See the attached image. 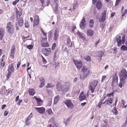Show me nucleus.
<instances>
[{
  "label": "nucleus",
  "instance_id": "obj_5",
  "mask_svg": "<svg viewBox=\"0 0 127 127\" xmlns=\"http://www.w3.org/2000/svg\"><path fill=\"white\" fill-rule=\"evenodd\" d=\"M49 124L48 125L47 127H58V125L55 123L54 119L52 118L49 121Z\"/></svg>",
  "mask_w": 127,
  "mask_h": 127
},
{
  "label": "nucleus",
  "instance_id": "obj_50",
  "mask_svg": "<svg viewBox=\"0 0 127 127\" xmlns=\"http://www.w3.org/2000/svg\"><path fill=\"white\" fill-rule=\"evenodd\" d=\"M102 104V102H99L97 105V107L99 108H100L101 107V105Z\"/></svg>",
  "mask_w": 127,
  "mask_h": 127
},
{
  "label": "nucleus",
  "instance_id": "obj_41",
  "mask_svg": "<svg viewBox=\"0 0 127 127\" xmlns=\"http://www.w3.org/2000/svg\"><path fill=\"white\" fill-rule=\"evenodd\" d=\"M114 94V92H111L110 94H107V96L108 97H110L111 96H113Z\"/></svg>",
  "mask_w": 127,
  "mask_h": 127
},
{
  "label": "nucleus",
  "instance_id": "obj_2",
  "mask_svg": "<svg viewBox=\"0 0 127 127\" xmlns=\"http://www.w3.org/2000/svg\"><path fill=\"white\" fill-rule=\"evenodd\" d=\"M98 80H95L89 83V88L92 93L94 92L96 87L98 84Z\"/></svg>",
  "mask_w": 127,
  "mask_h": 127
},
{
  "label": "nucleus",
  "instance_id": "obj_64",
  "mask_svg": "<svg viewBox=\"0 0 127 127\" xmlns=\"http://www.w3.org/2000/svg\"><path fill=\"white\" fill-rule=\"evenodd\" d=\"M6 105L5 104L3 105L1 107V109L2 110H3L6 107Z\"/></svg>",
  "mask_w": 127,
  "mask_h": 127
},
{
  "label": "nucleus",
  "instance_id": "obj_52",
  "mask_svg": "<svg viewBox=\"0 0 127 127\" xmlns=\"http://www.w3.org/2000/svg\"><path fill=\"white\" fill-rule=\"evenodd\" d=\"M127 9H126L125 10L124 12H122V13L121 15L123 17V16H124L127 13Z\"/></svg>",
  "mask_w": 127,
  "mask_h": 127
},
{
  "label": "nucleus",
  "instance_id": "obj_43",
  "mask_svg": "<svg viewBox=\"0 0 127 127\" xmlns=\"http://www.w3.org/2000/svg\"><path fill=\"white\" fill-rule=\"evenodd\" d=\"M41 57L42 59V61L43 63L44 64H45L47 63V61L46 60L42 55H41Z\"/></svg>",
  "mask_w": 127,
  "mask_h": 127
},
{
  "label": "nucleus",
  "instance_id": "obj_11",
  "mask_svg": "<svg viewBox=\"0 0 127 127\" xmlns=\"http://www.w3.org/2000/svg\"><path fill=\"white\" fill-rule=\"evenodd\" d=\"M35 109L40 114H43L44 113L45 110V108L43 107L39 108L35 107Z\"/></svg>",
  "mask_w": 127,
  "mask_h": 127
},
{
  "label": "nucleus",
  "instance_id": "obj_49",
  "mask_svg": "<svg viewBox=\"0 0 127 127\" xmlns=\"http://www.w3.org/2000/svg\"><path fill=\"white\" fill-rule=\"evenodd\" d=\"M33 47V46L32 45H28L27 46V48L29 49H32Z\"/></svg>",
  "mask_w": 127,
  "mask_h": 127
},
{
  "label": "nucleus",
  "instance_id": "obj_3",
  "mask_svg": "<svg viewBox=\"0 0 127 127\" xmlns=\"http://www.w3.org/2000/svg\"><path fill=\"white\" fill-rule=\"evenodd\" d=\"M6 28L7 29L8 32L11 35H12L14 32V26L11 22H9L7 24Z\"/></svg>",
  "mask_w": 127,
  "mask_h": 127
},
{
  "label": "nucleus",
  "instance_id": "obj_10",
  "mask_svg": "<svg viewBox=\"0 0 127 127\" xmlns=\"http://www.w3.org/2000/svg\"><path fill=\"white\" fill-rule=\"evenodd\" d=\"M64 103L68 108H72L74 107L73 104L70 100H66L64 102Z\"/></svg>",
  "mask_w": 127,
  "mask_h": 127
},
{
  "label": "nucleus",
  "instance_id": "obj_14",
  "mask_svg": "<svg viewBox=\"0 0 127 127\" xmlns=\"http://www.w3.org/2000/svg\"><path fill=\"white\" fill-rule=\"evenodd\" d=\"M14 68L13 66V64H9L8 67L7 71L8 72H14Z\"/></svg>",
  "mask_w": 127,
  "mask_h": 127
},
{
  "label": "nucleus",
  "instance_id": "obj_4",
  "mask_svg": "<svg viewBox=\"0 0 127 127\" xmlns=\"http://www.w3.org/2000/svg\"><path fill=\"white\" fill-rule=\"evenodd\" d=\"M121 73L120 80L121 82H122L127 78V72L125 69H123L121 71Z\"/></svg>",
  "mask_w": 127,
  "mask_h": 127
},
{
  "label": "nucleus",
  "instance_id": "obj_45",
  "mask_svg": "<svg viewBox=\"0 0 127 127\" xmlns=\"http://www.w3.org/2000/svg\"><path fill=\"white\" fill-rule=\"evenodd\" d=\"M106 78V75H103L102 76L101 80V82L102 83L104 82V80Z\"/></svg>",
  "mask_w": 127,
  "mask_h": 127
},
{
  "label": "nucleus",
  "instance_id": "obj_19",
  "mask_svg": "<svg viewBox=\"0 0 127 127\" xmlns=\"http://www.w3.org/2000/svg\"><path fill=\"white\" fill-rule=\"evenodd\" d=\"M85 22V18L84 17H83L80 25V27L82 29H84L85 28L84 24Z\"/></svg>",
  "mask_w": 127,
  "mask_h": 127
},
{
  "label": "nucleus",
  "instance_id": "obj_47",
  "mask_svg": "<svg viewBox=\"0 0 127 127\" xmlns=\"http://www.w3.org/2000/svg\"><path fill=\"white\" fill-rule=\"evenodd\" d=\"M54 86L51 83H48L46 86L47 88H51L53 87Z\"/></svg>",
  "mask_w": 127,
  "mask_h": 127
},
{
  "label": "nucleus",
  "instance_id": "obj_20",
  "mask_svg": "<svg viewBox=\"0 0 127 127\" xmlns=\"http://www.w3.org/2000/svg\"><path fill=\"white\" fill-rule=\"evenodd\" d=\"M4 30L2 28H0V39L2 40L3 38Z\"/></svg>",
  "mask_w": 127,
  "mask_h": 127
},
{
  "label": "nucleus",
  "instance_id": "obj_6",
  "mask_svg": "<svg viewBox=\"0 0 127 127\" xmlns=\"http://www.w3.org/2000/svg\"><path fill=\"white\" fill-rule=\"evenodd\" d=\"M73 61L77 69H80L82 67L83 63L81 61L73 60Z\"/></svg>",
  "mask_w": 127,
  "mask_h": 127
},
{
  "label": "nucleus",
  "instance_id": "obj_21",
  "mask_svg": "<svg viewBox=\"0 0 127 127\" xmlns=\"http://www.w3.org/2000/svg\"><path fill=\"white\" fill-rule=\"evenodd\" d=\"M87 35L88 36H92L94 34L93 30L91 29H88L87 31Z\"/></svg>",
  "mask_w": 127,
  "mask_h": 127
},
{
  "label": "nucleus",
  "instance_id": "obj_53",
  "mask_svg": "<svg viewBox=\"0 0 127 127\" xmlns=\"http://www.w3.org/2000/svg\"><path fill=\"white\" fill-rule=\"evenodd\" d=\"M55 11H57L58 9V3H56L55 6Z\"/></svg>",
  "mask_w": 127,
  "mask_h": 127
},
{
  "label": "nucleus",
  "instance_id": "obj_24",
  "mask_svg": "<svg viewBox=\"0 0 127 127\" xmlns=\"http://www.w3.org/2000/svg\"><path fill=\"white\" fill-rule=\"evenodd\" d=\"M118 80V76L117 73H115L113 76L112 81L113 82H117Z\"/></svg>",
  "mask_w": 127,
  "mask_h": 127
},
{
  "label": "nucleus",
  "instance_id": "obj_60",
  "mask_svg": "<svg viewBox=\"0 0 127 127\" xmlns=\"http://www.w3.org/2000/svg\"><path fill=\"white\" fill-rule=\"evenodd\" d=\"M25 26L26 28H28L29 27V25L28 22L25 23Z\"/></svg>",
  "mask_w": 127,
  "mask_h": 127
},
{
  "label": "nucleus",
  "instance_id": "obj_35",
  "mask_svg": "<svg viewBox=\"0 0 127 127\" xmlns=\"http://www.w3.org/2000/svg\"><path fill=\"white\" fill-rule=\"evenodd\" d=\"M121 50L122 51L127 50V46L124 45H122L121 47Z\"/></svg>",
  "mask_w": 127,
  "mask_h": 127
},
{
  "label": "nucleus",
  "instance_id": "obj_32",
  "mask_svg": "<svg viewBox=\"0 0 127 127\" xmlns=\"http://www.w3.org/2000/svg\"><path fill=\"white\" fill-rule=\"evenodd\" d=\"M47 111L48 114L49 115H51L53 114L51 108L48 109L47 110Z\"/></svg>",
  "mask_w": 127,
  "mask_h": 127
},
{
  "label": "nucleus",
  "instance_id": "obj_46",
  "mask_svg": "<svg viewBox=\"0 0 127 127\" xmlns=\"http://www.w3.org/2000/svg\"><path fill=\"white\" fill-rule=\"evenodd\" d=\"M29 120H28V121L27 120V119L25 120V124L27 126H29L30 125L31 122L30 121H29Z\"/></svg>",
  "mask_w": 127,
  "mask_h": 127
},
{
  "label": "nucleus",
  "instance_id": "obj_59",
  "mask_svg": "<svg viewBox=\"0 0 127 127\" xmlns=\"http://www.w3.org/2000/svg\"><path fill=\"white\" fill-rule=\"evenodd\" d=\"M21 62H18V64H17V69H18V68H19V67L20 65V64H21Z\"/></svg>",
  "mask_w": 127,
  "mask_h": 127
},
{
  "label": "nucleus",
  "instance_id": "obj_62",
  "mask_svg": "<svg viewBox=\"0 0 127 127\" xmlns=\"http://www.w3.org/2000/svg\"><path fill=\"white\" fill-rule=\"evenodd\" d=\"M76 28V27L75 26H73L72 28V30L73 32H74V30Z\"/></svg>",
  "mask_w": 127,
  "mask_h": 127
},
{
  "label": "nucleus",
  "instance_id": "obj_17",
  "mask_svg": "<svg viewBox=\"0 0 127 127\" xmlns=\"http://www.w3.org/2000/svg\"><path fill=\"white\" fill-rule=\"evenodd\" d=\"M121 37L120 36H117L116 39L118 43V46H120L122 45V42L121 39Z\"/></svg>",
  "mask_w": 127,
  "mask_h": 127
},
{
  "label": "nucleus",
  "instance_id": "obj_8",
  "mask_svg": "<svg viewBox=\"0 0 127 127\" xmlns=\"http://www.w3.org/2000/svg\"><path fill=\"white\" fill-rule=\"evenodd\" d=\"M47 39H42L41 41V46L43 47H46L49 46L48 43L47 42Z\"/></svg>",
  "mask_w": 127,
  "mask_h": 127
},
{
  "label": "nucleus",
  "instance_id": "obj_42",
  "mask_svg": "<svg viewBox=\"0 0 127 127\" xmlns=\"http://www.w3.org/2000/svg\"><path fill=\"white\" fill-rule=\"evenodd\" d=\"M113 113L116 115L118 114V112L116 108L115 107H114L113 111Z\"/></svg>",
  "mask_w": 127,
  "mask_h": 127
},
{
  "label": "nucleus",
  "instance_id": "obj_34",
  "mask_svg": "<svg viewBox=\"0 0 127 127\" xmlns=\"http://www.w3.org/2000/svg\"><path fill=\"white\" fill-rule=\"evenodd\" d=\"M84 59L87 62H90L91 61V58L89 56H87L84 58Z\"/></svg>",
  "mask_w": 127,
  "mask_h": 127
},
{
  "label": "nucleus",
  "instance_id": "obj_15",
  "mask_svg": "<svg viewBox=\"0 0 127 127\" xmlns=\"http://www.w3.org/2000/svg\"><path fill=\"white\" fill-rule=\"evenodd\" d=\"M96 6L98 9H100L101 8L102 6V4L100 0H98Z\"/></svg>",
  "mask_w": 127,
  "mask_h": 127
},
{
  "label": "nucleus",
  "instance_id": "obj_37",
  "mask_svg": "<svg viewBox=\"0 0 127 127\" xmlns=\"http://www.w3.org/2000/svg\"><path fill=\"white\" fill-rule=\"evenodd\" d=\"M11 74V72H8L6 76V80H8L9 78L10 77Z\"/></svg>",
  "mask_w": 127,
  "mask_h": 127
},
{
  "label": "nucleus",
  "instance_id": "obj_33",
  "mask_svg": "<svg viewBox=\"0 0 127 127\" xmlns=\"http://www.w3.org/2000/svg\"><path fill=\"white\" fill-rule=\"evenodd\" d=\"M58 34L57 32H55L54 34V39L55 40H56L58 39Z\"/></svg>",
  "mask_w": 127,
  "mask_h": 127
},
{
  "label": "nucleus",
  "instance_id": "obj_31",
  "mask_svg": "<svg viewBox=\"0 0 127 127\" xmlns=\"http://www.w3.org/2000/svg\"><path fill=\"white\" fill-rule=\"evenodd\" d=\"M60 98V96L59 95H57L54 99V102L55 104L58 101Z\"/></svg>",
  "mask_w": 127,
  "mask_h": 127
},
{
  "label": "nucleus",
  "instance_id": "obj_55",
  "mask_svg": "<svg viewBox=\"0 0 127 127\" xmlns=\"http://www.w3.org/2000/svg\"><path fill=\"white\" fill-rule=\"evenodd\" d=\"M69 121V119H67L66 120L65 119L64 120V122L65 124V125H66L67 124L68 122Z\"/></svg>",
  "mask_w": 127,
  "mask_h": 127
},
{
  "label": "nucleus",
  "instance_id": "obj_63",
  "mask_svg": "<svg viewBox=\"0 0 127 127\" xmlns=\"http://www.w3.org/2000/svg\"><path fill=\"white\" fill-rule=\"evenodd\" d=\"M115 14V12H112L111 14V17H113Z\"/></svg>",
  "mask_w": 127,
  "mask_h": 127
},
{
  "label": "nucleus",
  "instance_id": "obj_54",
  "mask_svg": "<svg viewBox=\"0 0 127 127\" xmlns=\"http://www.w3.org/2000/svg\"><path fill=\"white\" fill-rule=\"evenodd\" d=\"M8 113V111L7 110L5 111L4 113V115L5 116H6Z\"/></svg>",
  "mask_w": 127,
  "mask_h": 127
},
{
  "label": "nucleus",
  "instance_id": "obj_28",
  "mask_svg": "<svg viewBox=\"0 0 127 127\" xmlns=\"http://www.w3.org/2000/svg\"><path fill=\"white\" fill-rule=\"evenodd\" d=\"M70 44H71L70 46H68L69 47H71L72 45V42L71 43V39L70 38L68 37L67 39V44L68 45Z\"/></svg>",
  "mask_w": 127,
  "mask_h": 127
},
{
  "label": "nucleus",
  "instance_id": "obj_25",
  "mask_svg": "<svg viewBox=\"0 0 127 127\" xmlns=\"http://www.w3.org/2000/svg\"><path fill=\"white\" fill-rule=\"evenodd\" d=\"M39 80L41 82L40 87L41 88L43 87L44 85L45 80L44 79L43 77H41L40 78Z\"/></svg>",
  "mask_w": 127,
  "mask_h": 127
},
{
  "label": "nucleus",
  "instance_id": "obj_29",
  "mask_svg": "<svg viewBox=\"0 0 127 127\" xmlns=\"http://www.w3.org/2000/svg\"><path fill=\"white\" fill-rule=\"evenodd\" d=\"M77 34L79 36V37L80 38L82 39L83 40L85 39V37L83 35L82 33L80 32H77Z\"/></svg>",
  "mask_w": 127,
  "mask_h": 127
},
{
  "label": "nucleus",
  "instance_id": "obj_22",
  "mask_svg": "<svg viewBox=\"0 0 127 127\" xmlns=\"http://www.w3.org/2000/svg\"><path fill=\"white\" fill-rule=\"evenodd\" d=\"M106 104L107 105L111 104L113 102V99L112 98H110L106 100Z\"/></svg>",
  "mask_w": 127,
  "mask_h": 127
},
{
  "label": "nucleus",
  "instance_id": "obj_12",
  "mask_svg": "<svg viewBox=\"0 0 127 127\" xmlns=\"http://www.w3.org/2000/svg\"><path fill=\"white\" fill-rule=\"evenodd\" d=\"M15 47L14 45H12L11 49V52L10 55V57L12 59H13L15 53Z\"/></svg>",
  "mask_w": 127,
  "mask_h": 127
},
{
  "label": "nucleus",
  "instance_id": "obj_7",
  "mask_svg": "<svg viewBox=\"0 0 127 127\" xmlns=\"http://www.w3.org/2000/svg\"><path fill=\"white\" fill-rule=\"evenodd\" d=\"M41 52L45 56H47L51 54V49L50 48H43L41 50Z\"/></svg>",
  "mask_w": 127,
  "mask_h": 127
},
{
  "label": "nucleus",
  "instance_id": "obj_13",
  "mask_svg": "<svg viewBox=\"0 0 127 127\" xmlns=\"http://www.w3.org/2000/svg\"><path fill=\"white\" fill-rule=\"evenodd\" d=\"M33 98H35L36 101V102L38 105L41 106L42 105L43 102V101L40 98H38L36 96H34Z\"/></svg>",
  "mask_w": 127,
  "mask_h": 127
},
{
  "label": "nucleus",
  "instance_id": "obj_56",
  "mask_svg": "<svg viewBox=\"0 0 127 127\" xmlns=\"http://www.w3.org/2000/svg\"><path fill=\"white\" fill-rule=\"evenodd\" d=\"M45 0H39L40 1L41 4H42V6H43L44 5V3Z\"/></svg>",
  "mask_w": 127,
  "mask_h": 127
},
{
  "label": "nucleus",
  "instance_id": "obj_58",
  "mask_svg": "<svg viewBox=\"0 0 127 127\" xmlns=\"http://www.w3.org/2000/svg\"><path fill=\"white\" fill-rule=\"evenodd\" d=\"M22 101V100H21L19 101V102H18L17 104V105L18 106H20V105Z\"/></svg>",
  "mask_w": 127,
  "mask_h": 127
},
{
  "label": "nucleus",
  "instance_id": "obj_27",
  "mask_svg": "<svg viewBox=\"0 0 127 127\" xmlns=\"http://www.w3.org/2000/svg\"><path fill=\"white\" fill-rule=\"evenodd\" d=\"M39 21H33V27H36L39 26Z\"/></svg>",
  "mask_w": 127,
  "mask_h": 127
},
{
  "label": "nucleus",
  "instance_id": "obj_23",
  "mask_svg": "<svg viewBox=\"0 0 127 127\" xmlns=\"http://www.w3.org/2000/svg\"><path fill=\"white\" fill-rule=\"evenodd\" d=\"M29 92L30 95H34L35 94V92L34 89L33 88H31L29 90Z\"/></svg>",
  "mask_w": 127,
  "mask_h": 127
},
{
  "label": "nucleus",
  "instance_id": "obj_48",
  "mask_svg": "<svg viewBox=\"0 0 127 127\" xmlns=\"http://www.w3.org/2000/svg\"><path fill=\"white\" fill-rule=\"evenodd\" d=\"M125 36L124 35H123L122 37V43L124 44L125 42Z\"/></svg>",
  "mask_w": 127,
  "mask_h": 127
},
{
  "label": "nucleus",
  "instance_id": "obj_16",
  "mask_svg": "<svg viewBox=\"0 0 127 127\" xmlns=\"http://www.w3.org/2000/svg\"><path fill=\"white\" fill-rule=\"evenodd\" d=\"M106 10H104L101 13V20L103 22H104L106 19Z\"/></svg>",
  "mask_w": 127,
  "mask_h": 127
},
{
  "label": "nucleus",
  "instance_id": "obj_9",
  "mask_svg": "<svg viewBox=\"0 0 127 127\" xmlns=\"http://www.w3.org/2000/svg\"><path fill=\"white\" fill-rule=\"evenodd\" d=\"M87 93V95H84L83 94V92H82L80 94V95L79 96V99L80 101H83L86 99V97H88L89 96L88 92Z\"/></svg>",
  "mask_w": 127,
  "mask_h": 127
},
{
  "label": "nucleus",
  "instance_id": "obj_40",
  "mask_svg": "<svg viewBox=\"0 0 127 127\" xmlns=\"http://www.w3.org/2000/svg\"><path fill=\"white\" fill-rule=\"evenodd\" d=\"M42 33L43 34V35L44 36L43 38H42V39H47V33L45 32H44V31L42 30Z\"/></svg>",
  "mask_w": 127,
  "mask_h": 127
},
{
  "label": "nucleus",
  "instance_id": "obj_18",
  "mask_svg": "<svg viewBox=\"0 0 127 127\" xmlns=\"http://www.w3.org/2000/svg\"><path fill=\"white\" fill-rule=\"evenodd\" d=\"M17 19L18 24L19 26L21 27L22 26L24 23V21L23 18H19Z\"/></svg>",
  "mask_w": 127,
  "mask_h": 127
},
{
  "label": "nucleus",
  "instance_id": "obj_36",
  "mask_svg": "<svg viewBox=\"0 0 127 127\" xmlns=\"http://www.w3.org/2000/svg\"><path fill=\"white\" fill-rule=\"evenodd\" d=\"M39 21V16L37 15H35L33 21Z\"/></svg>",
  "mask_w": 127,
  "mask_h": 127
},
{
  "label": "nucleus",
  "instance_id": "obj_61",
  "mask_svg": "<svg viewBox=\"0 0 127 127\" xmlns=\"http://www.w3.org/2000/svg\"><path fill=\"white\" fill-rule=\"evenodd\" d=\"M124 81H123L122 82H121L120 81V82L119 84V86L121 88L122 87V83H123Z\"/></svg>",
  "mask_w": 127,
  "mask_h": 127
},
{
  "label": "nucleus",
  "instance_id": "obj_57",
  "mask_svg": "<svg viewBox=\"0 0 127 127\" xmlns=\"http://www.w3.org/2000/svg\"><path fill=\"white\" fill-rule=\"evenodd\" d=\"M52 101L51 100H49L48 101L47 105L48 106H50L51 104Z\"/></svg>",
  "mask_w": 127,
  "mask_h": 127
},
{
  "label": "nucleus",
  "instance_id": "obj_44",
  "mask_svg": "<svg viewBox=\"0 0 127 127\" xmlns=\"http://www.w3.org/2000/svg\"><path fill=\"white\" fill-rule=\"evenodd\" d=\"M56 46V44L55 43L53 44L52 46V49L53 50H54Z\"/></svg>",
  "mask_w": 127,
  "mask_h": 127
},
{
  "label": "nucleus",
  "instance_id": "obj_26",
  "mask_svg": "<svg viewBox=\"0 0 127 127\" xmlns=\"http://www.w3.org/2000/svg\"><path fill=\"white\" fill-rule=\"evenodd\" d=\"M22 15V12L18 11L17 9V11L16 12V17H17V19H18V18H19L18 16L20 17Z\"/></svg>",
  "mask_w": 127,
  "mask_h": 127
},
{
  "label": "nucleus",
  "instance_id": "obj_51",
  "mask_svg": "<svg viewBox=\"0 0 127 127\" xmlns=\"http://www.w3.org/2000/svg\"><path fill=\"white\" fill-rule=\"evenodd\" d=\"M121 0H116L115 5L117 6L118 5Z\"/></svg>",
  "mask_w": 127,
  "mask_h": 127
},
{
  "label": "nucleus",
  "instance_id": "obj_1",
  "mask_svg": "<svg viewBox=\"0 0 127 127\" xmlns=\"http://www.w3.org/2000/svg\"><path fill=\"white\" fill-rule=\"evenodd\" d=\"M88 69V68L85 65L83 66L82 68L81 71L84 74L81 75L80 78L81 79L84 80L89 76L90 73V70L87 71Z\"/></svg>",
  "mask_w": 127,
  "mask_h": 127
},
{
  "label": "nucleus",
  "instance_id": "obj_38",
  "mask_svg": "<svg viewBox=\"0 0 127 127\" xmlns=\"http://www.w3.org/2000/svg\"><path fill=\"white\" fill-rule=\"evenodd\" d=\"M33 117V114L31 113L29 115L28 117L27 118V121L28 120H31V118Z\"/></svg>",
  "mask_w": 127,
  "mask_h": 127
},
{
  "label": "nucleus",
  "instance_id": "obj_30",
  "mask_svg": "<svg viewBox=\"0 0 127 127\" xmlns=\"http://www.w3.org/2000/svg\"><path fill=\"white\" fill-rule=\"evenodd\" d=\"M94 21L93 19L90 20L89 22V26L90 27L92 28L94 26Z\"/></svg>",
  "mask_w": 127,
  "mask_h": 127
},
{
  "label": "nucleus",
  "instance_id": "obj_39",
  "mask_svg": "<svg viewBox=\"0 0 127 127\" xmlns=\"http://www.w3.org/2000/svg\"><path fill=\"white\" fill-rule=\"evenodd\" d=\"M5 62L3 60H1V61L0 62V65L1 66L3 67L5 65Z\"/></svg>",
  "mask_w": 127,
  "mask_h": 127
}]
</instances>
